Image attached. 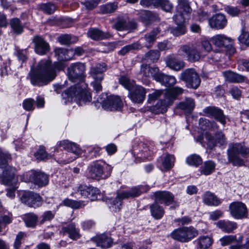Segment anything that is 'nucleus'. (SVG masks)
I'll return each instance as SVG.
<instances>
[{
	"instance_id": "nucleus-20",
	"label": "nucleus",
	"mask_w": 249,
	"mask_h": 249,
	"mask_svg": "<svg viewBox=\"0 0 249 249\" xmlns=\"http://www.w3.org/2000/svg\"><path fill=\"white\" fill-rule=\"evenodd\" d=\"M77 191L82 196L92 201L95 200L100 193V190L97 188L86 185H80L77 188Z\"/></svg>"
},
{
	"instance_id": "nucleus-19",
	"label": "nucleus",
	"mask_w": 249,
	"mask_h": 249,
	"mask_svg": "<svg viewBox=\"0 0 249 249\" xmlns=\"http://www.w3.org/2000/svg\"><path fill=\"white\" fill-rule=\"evenodd\" d=\"M129 91L128 96L132 102L141 103L144 100L146 91L142 87L135 85Z\"/></svg>"
},
{
	"instance_id": "nucleus-51",
	"label": "nucleus",
	"mask_w": 249,
	"mask_h": 249,
	"mask_svg": "<svg viewBox=\"0 0 249 249\" xmlns=\"http://www.w3.org/2000/svg\"><path fill=\"white\" fill-rule=\"evenodd\" d=\"M54 52L55 55L58 56V59L60 61L68 60L70 59L67 56L69 51L66 49L57 48L55 49Z\"/></svg>"
},
{
	"instance_id": "nucleus-44",
	"label": "nucleus",
	"mask_w": 249,
	"mask_h": 249,
	"mask_svg": "<svg viewBox=\"0 0 249 249\" xmlns=\"http://www.w3.org/2000/svg\"><path fill=\"white\" fill-rule=\"evenodd\" d=\"M77 38L70 35L64 34L60 36L58 38V40L62 45H69L76 41Z\"/></svg>"
},
{
	"instance_id": "nucleus-22",
	"label": "nucleus",
	"mask_w": 249,
	"mask_h": 249,
	"mask_svg": "<svg viewBox=\"0 0 249 249\" xmlns=\"http://www.w3.org/2000/svg\"><path fill=\"white\" fill-rule=\"evenodd\" d=\"M91 240L96 244L97 246L103 249L110 248L113 243L112 238L106 233L96 235L91 238Z\"/></svg>"
},
{
	"instance_id": "nucleus-4",
	"label": "nucleus",
	"mask_w": 249,
	"mask_h": 249,
	"mask_svg": "<svg viewBox=\"0 0 249 249\" xmlns=\"http://www.w3.org/2000/svg\"><path fill=\"white\" fill-rule=\"evenodd\" d=\"M149 188L148 186L141 185L133 187L128 191L118 193L115 199L110 200V206H109L110 210L115 212L119 211L122 206L123 199L137 197L142 193L146 192Z\"/></svg>"
},
{
	"instance_id": "nucleus-34",
	"label": "nucleus",
	"mask_w": 249,
	"mask_h": 249,
	"mask_svg": "<svg viewBox=\"0 0 249 249\" xmlns=\"http://www.w3.org/2000/svg\"><path fill=\"white\" fill-rule=\"evenodd\" d=\"M216 225L222 231L227 233L231 232L237 228L236 223L230 221L220 220Z\"/></svg>"
},
{
	"instance_id": "nucleus-6",
	"label": "nucleus",
	"mask_w": 249,
	"mask_h": 249,
	"mask_svg": "<svg viewBox=\"0 0 249 249\" xmlns=\"http://www.w3.org/2000/svg\"><path fill=\"white\" fill-rule=\"evenodd\" d=\"M112 170L111 165L105 162L101 164L95 162L89 166L87 176L89 178L97 180L106 179L110 176Z\"/></svg>"
},
{
	"instance_id": "nucleus-1",
	"label": "nucleus",
	"mask_w": 249,
	"mask_h": 249,
	"mask_svg": "<svg viewBox=\"0 0 249 249\" xmlns=\"http://www.w3.org/2000/svg\"><path fill=\"white\" fill-rule=\"evenodd\" d=\"M64 69L62 63H55L53 65L50 60H42L37 68L30 72V80L34 86H42L53 81L56 76V71Z\"/></svg>"
},
{
	"instance_id": "nucleus-60",
	"label": "nucleus",
	"mask_w": 249,
	"mask_h": 249,
	"mask_svg": "<svg viewBox=\"0 0 249 249\" xmlns=\"http://www.w3.org/2000/svg\"><path fill=\"white\" fill-rule=\"evenodd\" d=\"M163 93L162 90H156L153 93L149 94L148 96V102L152 103L160 97Z\"/></svg>"
},
{
	"instance_id": "nucleus-43",
	"label": "nucleus",
	"mask_w": 249,
	"mask_h": 249,
	"mask_svg": "<svg viewBox=\"0 0 249 249\" xmlns=\"http://www.w3.org/2000/svg\"><path fill=\"white\" fill-rule=\"evenodd\" d=\"M63 203L65 206L74 209L80 208L86 205L84 204V201H76L69 198L64 200Z\"/></svg>"
},
{
	"instance_id": "nucleus-37",
	"label": "nucleus",
	"mask_w": 249,
	"mask_h": 249,
	"mask_svg": "<svg viewBox=\"0 0 249 249\" xmlns=\"http://www.w3.org/2000/svg\"><path fill=\"white\" fill-rule=\"evenodd\" d=\"M150 212L152 216L156 219H160L163 216L164 211L157 202L150 206Z\"/></svg>"
},
{
	"instance_id": "nucleus-31",
	"label": "nucleus",
	"mask_w": 249,
	"mask_h": 249,
	"mask_svg": "<svg viewBox=\"0 0 249 249\" xmlns=\"http://www.w3.org/2000/svg\"><path fill=\"white\" fill-rule=\"evenodd\" d=\"M222 73L226 80L231 83H241L245 80L244 76L231 71H223Z\"/></svg>"
},
{
	"instance_id": "nucleus-64",
	"label": "nucleus",
	"mask_w": 249,
	"mask_h": 249,
	"mask_svg": "<svg viewBox=\"0 0 249 249\" xmlns=\"http://www.w3.org/2000/svg\"><path fill=\"white\" fill-rule=\"evenodd\" d=\"M225 10L227 13L233 17L238 16L240 13V10L237 7L229 6L226 7Z\"/></svg>"
},
{
	"instance_id": "nucleus-9",
	"label": "nucleus",
	"mask_w": 249,
	"mask_h": 249,
	"mask_svg": "<svg viewBox=\"0 0 249 249\" xmlns=\"http://www.w3.org/2000/svg\"><path fill=\"white\" fill-rule=\"evenodd\" d=\"M180 79L186 83L188 88L194 89H197L201 82L198 73L193 68L183 71L180 74Z\"/></svg>"
},
{
	"instance_id": "nucleus-21",
	"label": "nucleus",
	"mask_w": 249,
	"mask_h": 249,
	"mask_svg": "<svg viewBox=\"0 0 249 249\" xmlns=\"http://www.w3.org/2000/svg\"><path fill=\"white\" fill-rule=\"evenodd\" d=\"M203 112L207 116L213 117L215 120L225 125L226 122V116L221 109L214 107H208L204 109Z\"/></svg>"
},
{
	"instance_id": "nucleus-52",
	"label": "nucleus",
	"mask_w": 249,
	"mask_h": 249,
	"mask_svg": "<svg viewBox=\"0 0 249 249\" xmlns=\"http://www.w3.org/2000/svg\"><path fill=\"white\" fill-rule=\"evenodd\" d=\"M35 156L38 160H43L51 158V155L47 153L43 146H40L38 150L35 153Z\"/></svg>"
},
{
	"instance_id": "nucleus-55",
	"label": "nucleus",
	"mask_w": 249,
	"mask_h": 249,
	"mask_svg": "<svg viewBox=\"0 0 249 249\" xmlns=\"http://www.w3.org/2000/svg\"><path fill=\"white\" fill-rule=\"evenodd\" d=\"M177 27L171 29V32L172 34L176 36H179L184 34L186 29L184 24H177Z\"/></svg>"
},
{
	"instance_id": "nucleus-45",
	"label": "nucleus",
	"mask_w": 249,
	"mask_h": 249,
	"mask_svg": "<svg viewBox=\"0 0 249 249\" xmlns=\"http://www.w3.org/2000/svg\"><path fill=\"white\" fill-rule=\"evenodd\" d=\"M10 26L13 31L17 34H20L23 32V26L21 25L20 21L18 18H15L11 20Z\"/></svg>"
},
{
	"instance_id": "nucleus-25",
	"label": "nucleus",
	"mask_w": 249,
	"mask_h": 249,
	"mask_svg": "<svg viewBox=\"0 0 249 249\" xmlns=\"http://www.w3.org/2000/svg\"><path fill=\"white\" fill-rule=\"evenodd\" d=\"M155 201L157 203H164L166 205L172 203L174 196L169 192L159 191L155 193Z\"/></svg>"
},
{
	"instance_id": "nucleus-39",
	"label": "nucleus",
	"mask_w": 249,
	"mask_h": 249,
	"mask_svg": "<svg viewBox=\"0 0 249 249\" xmlns=\"http://www.w3.org/2000/svg\"><path fill=\"white\" fill-rule=\"evenodd\" d=\"M215 163L212 161H205L203 165L200 168L201 174L207 176L211 174L215 170Z\"/></svg>"
},
{
	"instance_id": "nucleus-15",
	"label": "nucleus",
	"mask_w": 249,
	"mask_h": 249,
	"mask_svg": "<svg viewBox=\"0 0 249 249\" xmlns=\"http://www.w3.org/2000/svg\"><path fill=\"white\" fill-rule=\"evenodd\" d=\"M205 139L207 141L208 146L212 149L215 146L221 147L227 144V140L224 134L221 131L217 132L214 136L211 134L206 133Z\"/></svg>"
},
{
	"instance_id": "nucleus-61",
	"label": "nucleus",
	"mask_w": 249,
	"mask_h": 249,
	"mask_svg": "<svg viewBox=\"0 0 249 249\" xmlns=\"http://www.w3.org/2000/svg\"><path fill=\"white\" fill-rule=\"evenodd\" d=\"M239 41L249 46V32L242 30L241 34L238 37Z\"/></svg>"
},
{
	"instance_id": "nucleus-41",
	"label": "nucleus",
	"mask_w": 249,
	"mask_h": 249,
	"mask_svg": "<svg viewBox=\"0 0 249 249\" xmlns=\"http://www.w3.org/2000/svg\"><path fill=\"white\" fill-rule=\"evenodd\" d=\"M23 219L26 226L34 228L36 226L38 217L33 213H28L24 215Z\"/></svg>"
},
{
	"instance_id": "nucleus-59",
	"label": "nucleus",
	"mask_w": 249,
	"mask_h": 249,
	"mask_svg": "<svg viewBox=\"0 0 249 249\" xmlns=\"http://www.w3.org/2000/svg\"><path fill=\"white\" fill-rule=\"evenodd\" d=\"M73 145L74 146H71V148H70L69 150V152H71L73 154H74L75 155V156L73 158H72V159H71V160H67L66 162H65V163H69L70 162H71L73 160H74V159H75L76 158H77L78 156L81 153V150H80V148L78 147V146L77 145V144H76V143H73Z\"/></svg>"
},
{
	"instance_id": "nucleus-11",
	"label": "nucleus",
	"mask_w": 249,
	"mask_h": 249,
	"mask_svg": "<svg viewBox=\"0 0 249 249\" xmlns=\"http://www.w3.org/2000/svg\"><path fill=\"white\" fill-rule=\"evenodd\" d=\"M178 52L179 54H186L188 60L193 62L199 61L206 55V53L200 50L197 45L192 48L188 45L182 46L179 48Z\"/></svg>"
},
{
	"instance_id": "nucleus-47",
	"label": "nucleus",
	"mask_w": 249,
	"mask_h": 249,
	"mask_svg": "<svg viewBox=\"0 0 249 249\" xmlns=\"http://www.w3.org/2000/svg\"><path fill=\"white\" fill-rule=\"evenodd\" d=\"M202 162L201 158L198 155L193 154L188 156L186 159V162L189 165L197 166Z\"/></svg>"
},
{
	"instance_id": "nucleus-26",
	"label": "nucleus",
	"mask_w": 249,
	"mask_h": 249,
	"mask_svg": "<svg viewBox=\"0 0 249 249\" xmlns=\"http://www.w3.org/2000/svg\"><path fill=\"white\" fill-rule=\"evenodd\" d=\"M88 36L91 39L97 40L111 38L112 36L108 32H103L96 28H90L87 32Z\"/></svg>"
},
{
	"instance_id": "nucleus-40",
	"label": "nucleus",
	"mask_w": 249,
	"mask_h": 249,
	"mask_svg": "<svg viewBox=\"0 0 249 249\" xmlns=\"http://www.w3.org/2000/svg\"><path fill=\"white\" fill-rule=\"evenodd\" d=\"M142 48L141 44L139 42H135L123 47L118 52V54L121 55H124L131 51L141 50Z\"/></svg>"
},
{
	"instance_id": "nucleus-38",
	"label": "nucleus",
	"mask_w": 249,
	"mask_h": 249,
	"mask_svg": "<svg viewBox=\"0 0 249 249\" xmlns=\"http://www.w3.org/2000/svg\"><path fill=\"white\" fill-rule=\"evenodd\" d=\"M195 106V102L193 99L186 98L184 101L180 102L178 107L186 112L190 113L194 109Z\"/></svg>"
},
{
	"instance_id": "nucleus-3",
	"label": "nucleus",
	"mask_w": 249,
	"mask_h": 249,
	"mask_svg": "<svg viewBox=\"0 0 249 249\" xmlns=\"http://www.w3.org/2000/svg\"><path fill=\"white\" fill-rule=\"evenodd\" d=\"M228 163L233 166L241 167L245 165V160L241 158L249 157V147L244 143L231 142L227 150Z\"/></svg>"
},
{
	"instance_id": "nucleus-53",
	"label": "nucleus",
	"mask_w": 249,
	"mask_h": 249,
	"mask_svg": "<svg viewBox=\"0 0 249 249\" xmlns=\"http://www.w3.org/2000/svg\"><path fill=\"white\" fill-rule=\"evenodd\" d=\"M39 8L48 14L53 13L56 10L55 5L51 3L41 4L39 5Z\"/></svg>"
},
{
	"instance_id": "nucleus-28",
	"label": "nucleus",
	"mask_w": 249,
	"mask_h": 249,
	"mask_svg": "<svg viewBox=\"0 0 249 249\" xmlns=\"http://www.w3.org/2000/svg\"><path fill=\"white\" fill-rule=\"evenodd\" d=\"M160 32V30L159 28H156L151 32L145 34L144 37L142 39L144 41V46L147 48L151 47L154 43L156 41V36L159 34Z\"/></svg>"
},
{
	"instance_id": "nucleus-57",
	"label": "nucleus",
	"mask_w": 249,
	"mask_h": 249,
	"mask_svg": "<svg viewBox=\"0 0 249 249\" xmlns=\"http://www.w3.org/2000/svg\"><path fill=\"white\" fill-rule=\"evenodd\" d=\"M197 46L200 48V50H202L204 53L209 52L212 50V47L209 41L207 39L201 40L199 44Z\"/></svg>"
},
{
	"instance_id": "nucleus-2",
	"label": "nucleus",
	"mask_w": 249,
	"mask_h": 249,
	"mask_svg": "<svg viewBox=\"0 0 249 249\" xmlns=\"http://www.w3.org/2000/svg\"><path fill=\"white\" fill-rule=\"evenodd\" d=\"M62 96L68 102L74 101L81 106L90 102L92 99L91 93L87 89V85L82 80L65 90Z\"/></svg>"
},
{
	"instance_id": "nucleus-62",
	"label": "nucleus",
	"mask_w": 249,
	"mask_h": 249,
	"mask_svg": "<svg viewBox=\"0 0 249 249\" xmlns=\"http://www.w3.org/2000/svg\"><path fill=\"white\" fill-rule=\"evenodd\" d=\"M26 234L24 232H20L16 236V238L14 244V247L15 249H19L22 240L25 236Z\"/></svg>"
},
{
	"instance_id": "nucleus-42",
	"label": "nucleus",
	"mask_w": 249,
	"mask_h": 249,
	"mask_svg": "<svg viewBox=\"0 0 249 249\" xmlns=\"http://www.w3.org/2000/svg\"><path fill=\"white\" fill-rule=\"evenodd\" d=\"M175 158L174 156L170 154H166L161 159V164L165 170H168L171 169L174 165Z\"/></svg>"
},
{
	"instance_id": "nucleus-63",
	"label": "nucleus",
	"mask_w": 249,
	"mask_h": 249,
	"mask_svg": "<svg viewBox=\"0 0 249 249\" xmlns=\"http://www.w3.org/2000/svg\"><path fill=\"white\" fill-rule=\"evenodd\" d=\"M157 47L160 51H166L172 48L171 42L166 40L158 43Z\"/></svg>"
},
{
	"instance_id": "nucleus-14",
	"label": "nucleus",
	"mask_w": 249,
	"mask_h": 249,
	"mask_svg": "<svg viewBox=\"0 0 249 249\" xmlns=\"http://www.w3.org/2000/svg\"><path fill=\"white\" fill-rule=\"evenodd\" d=\"M85 66L81 63L72 64L67 69L69 79L72 81L76 79H82L84 76Z\"/></svg>"
},
{
	"instance_id": "nucleus-24",
	"label": "nucleus",
	"mask_w": 249,
	"mask_h": 249,
	"mask_svg": "<svg viewBox=\"0 0 249 249\" xmlns=\"http://www.w3.org/2000/svg\"><path fill=\"white\" fill-rule=\"evenodd\" d=\"M227 20L224 15L217 14L209 19L210 26L217 30L222 29L227 25Z\"/></svg>"
},
{
	"instance_id": "nucleus-13",
	"label": "nucleus",
	"mask_w": 249,
	"mask_h": 249,
	"mask_svg": "<svg viewBox=\"0 0 249 249\" xmlns=\"http://www.w3.org/2000/svg\"><path fill=\"white\" fill-rule=\"evenodd\" d=\"M20 200L28 207L37 208L42 204L41 196L31 191H24L20 194Z\"/></svg>"
},
{
	"instance_id": "nucleus-35",
	"label": "nucleus",
	"mask_w": 249,
	"mask_h": 249,
	"mask_svg": "<svg viewBox=\"0 0 249 249\" xmlns=\"http://www.w3.org/2000/svg\"><path fill=\"white\" fill-rule=\"evenodd\" d=\"M203 202L208 206H217L221 201L213 194L210 192H206L203 196Z\"/></svg>"
},
{
	"instance_id": "nucleus-46",
	"label": "nucleus",
	"mask_w": 249,
	"mask_h": 249,
	"mask_svg": "<svg viewBox=\"0 0 249 249\" xmlns=\"http://www.w3.org/2000/svg\"><path fill=\"white\" fill-rule=\"evenodd\" d=\"M118 8V3H108L100 7L101 12L103 14H108L114 12Z\"/></svg>"
},
{
	"instance_id": "nucleus-58",
	"label": "nucleus",
	"mask_w": 249,
	"mask_h": 249,
	"mask_svg": "<svg viewBox=\"0 0 249 249\" xmlns=\"http://www.w3.org/2000/svg\"><path fill=\"white\" fill-rule=\"evenodd\" d=\"M101 0H84L82 4L88 10H92L96 7Z\"/></svg>"
},
{
	"instance_id": "nucleus-7",
	"label": "nucleus",
	"mask_w": 249,
	"mask_h": 249,
	"mask_svg": "<svg viewBox=\"0 0 249 249\" xmlns=\"http://www.w3.org/2000/svg\"><path fill=\"white\" fill-rule=\"evenodd\" d=\"M15 169L12 167H8L7 169L2 172V181L6 186L11 187L7 189L6 196L13 198L15 196V191L18 188V179L15 177Z\"/></svg>"
},
{
	"instance_id": "nucleus-54",
	"label": "nucleus",
	"mask_w": 249,
	"mask_h": 249,
	"mask_svg": "<svg viewBox=\"0 0 249 249\" xmlns=\"http://www.w3.org/2000/svg\"><path fill=\"white\" fill-rule=\"evenodd\" d=\"M222 246H228L237 241V238L235 235H226L219 240Z\"/></svg>"
},
{
	"instance_id": "nucleus-16",
	"label": "nucleus",
	"mask_w": 249,
	"mask_h": 249,
	"mask_svg": "<svg viewBox=\"0 0 249 249\" xmlns=\"http://www.w3.org/2000/svg\"><path fill=\"white\" fill-rule=\"evenodd\" d=\"M102 107L107 110L115 111L120 110L123 106L121 98L118 96L110 95L102 102Z\"/></svg>"
},
{
	"instance_id": "nucleus-33",
	"label": "nucleus",
	"mask_w": 249,
	"mask_h": 249,
	"mask_svg": "<svg viewBox=\"0 0 249 249\" xmlns=\"http://www.w3.org/2000/svg\"><path fill=\"white\" fill-rule=\"evenodd\" d=\"M158 69L156 67H150L147 65H142L141 68L140 75L142 78L153 77L155 80V75L158 73Z\"/></svg>"
},
{
	"instance_id": "nucleus-8",
	"label": "nucleus",
	"mask_w": 249,
	"mask_h": 249,
	"mask_svg": "<svg viewBox=\"0 0 249 249\" xmlns=\"http://www.w3.org/2000/svg\"><path fill=\"white\" fill-rule=\"evenodd\" d=\"M198 234V231L193 227H184L175 230L171 236L175 240L181 242H188Z\"/></svg>"
},
{
	"instance_id": "nucleus-56",
	"label": "nucleus",
	"mask_w": 249,
	"mask_h": 249,
	"mask_svg": "<svg viewBox=\"0 0 249 249\" xmlns=\"http://www.w3.org/2000/svg\"><path fill=\"white\" fill-rule=\"evenodd\" d=\"M178 3L179 8L182 10L184 14L190 13L192 9L188 0H178Z\"/></svg>"
},
{
	"instance_id": "nucleus-12",
	"label": "nucleus",
	"mask_w": 249,
	"mask_h": 249,
	"mask_svg": "<svg viewBox=\"0 0 249 249\" xmlns=\"http://www.w3.org/2000/svg\"><path fill=\"white\" fill-rule=\"evenodd\" d=\"M112 27L118 31H127L129 33L136 29L137 24L129 20L126 17L119 16L114 19Z\"/></svg>"
},
{
	"instance_id": "nucleus-18",
	"label": "nucleus",
	"mask_w": 249,
	"mask_h": 249,
	"mask_svg": "<svg viewBox=\"0 0 249 249\" xmlns=\"http://www.w3.org/2000/svg\"><path fill=\"white\" fill-rule=\"evenodd\" d=\"M211 42L215 46L221 48L231 49V51L233 53L234 49L232 48V41L231 38L223 34L216 35L210 39Z\"/></svg>"
},
{
	"instance_id": "nucleus-17",
	"label": "nucleus",
	"mask_w": 249,
	"mask_h": 249,
	"mask_svg": "<svg viewBox=\"0 0 249 249\" xmlns=\"http://www.w3.org/2000/svg\"><path fill=\"white\" fill-rule=\"evenodd\" d=\"M231 215L235 219H243L248 216L247 208L245 204L241 202H234L230 205Z\"/></svg>"
},
{
	"instance_id": "nucleus-29",
	"label": "nucleus",
	"mask_w": 249,
	"mask_h": 249,
	"mask_svg": "<svg viewBox=\"0 0 249 249\" xmlns=\"http://www.w3.org/2000/svg\"><path fill=\"white\" fill-rule=\"evenodd\" d=\"M62 231L64 233H68L69 237L72 240H76L80 237L79 230L76 228L75 224L74 223L63 227Z\"/></svg>"
},
{
	"instance_id": "nucleus-32",
	"label": "nucleus",
	"mask_w": 249,
	"mask_h": 249,
	"mask_svg": "<svg viewBox=\"0 0 249 249\" xmlns=\"http://www.w3.org/2000/svg\"><path fill=\"white\" fill-rule=\"evenodd\" d=\"M106 70L104 64H98L91 68L90 75L94 80L102 81L103 79V72Z\"/></svg>"
},
{
	"instance_id": "nucleus-48",
	"label": "nucleus",
	"mask_w": 249,
	"mask_h": 249,
	"mask_svg": "<svg viewBox=\"0 0 249 249\" xmlns=\"http://www.w3.org/2000/svg\"><path fill=\"white\" fill-rule=\"evenodd\" d=\"M160 56V53L157 50H150L144 55V59L150 60L151 62L154 63L157 61Z\"/></svg>"
},
{
	"instance_id": "nucleus-23",
	"label": "nucleus",
	"mask_w": 249,
	"mask_h": 249,
	"mask_svg": "<svg viewBox=\"0 0 249 249\" xmlns=\"http://www.w3.org/2000/svg\"><path fill=\"white\" fill-rule=\"evenodd\" d=\"M36 53L40 55H44L49 51L50 47L43 38L39 36H35L33 39Z\"/></svg>"
},
{
	"instance_id": "nucleus-10",
	"label": "nucleus",
	"mask_w": 249,
	"mask_h": 249,
	"mask_svg": "<svg viewBox=\"0 0 249 249\" xmlns=\"http://www.w3.org/2000/svg\"><path fill=\"white\" fill-rule=\"evenodd\" d=\"M21 180L24 182H33L39 187L45 186L49 182L47 175L36 171H31L24 173L21 177Z\"/></svg>"
},
{
	"instance_id": "nucleus-49",
	"label": "nucleus",
	"mask_w": 249,
	"mask_h": 249,
	"mask_svg": "<svg viewBox=\"0 0 249 249\" xmlns=\"http://www.w3.org/2000/svg\"><path fill=\"white\" fill-rule=\"evenodd\" d=\"M10 158V155L3 153L2 150L0 148V168L4 169L3 172L7 169L8 167H11L7 165L8 160Z\"/></svg>"
},
{
	"instance_id": "nucleus-27",
	"label": "nucleus",
	"mask_w": 249,
	"mask_h": 249,
	"mask_svg": "<svg viewBox=\"0 0 249 249\" xmlns=\"http://www.w3.org/2000/svg\"><path fill=\"white\" fill-rule=\"evenodd\" d=\"M155 80L166 87L173 86L176 83V79L175 77L167 75L162 73H158L157 75H155Z\"/></svg>"
},
{
	"instance_id": "nucleus-5",
	"label": "nucleus",
	"mask_w": 249,
	"mask_h": 249,
	"mask_svg": "<svg viewBox=\"0 0 249 249\" xmlns=\"http://www.w3.org/2000/svg\"><path fill=\"white\" fill-rule=\"evenodd\" d=\"M183 89L178 87H176L166 91L164 93V99L159 101L154 106L152 111L156 114L163 113L167 108L171 106L177 97L182 93Z\"/></svg>"
},
{
	"instance_id": "nucleus-50",
	"label": "nucleus",
	"mask_w": 249,
	"mask_h": 249,
	"mask_svg": "<svg viewBox=\"0 0 249 249\" xmlns=\"http://www.w3.org/2000/svg\"><path fill=\"white\" fill-rule=\"evenodd\" d=\"M119 81L120 84L128 90L131 89L135 86L134 85V82L130 81L126 76H121L119 78Z\"/></svg>"
},
{
	"instance_id": "nucleus-36",
	"label": "nucleus",
	"mask_w": 249,
	"mask_h": 249,
	"mask_svg": "<svg viewBox=\"0 0 249 249\" xmlns=\"http://www.w3.org/2000/svg\"><path fill=\"white\" fill-rule=\"evenodd\" d=\"M213 239L208 236L200 237L195 241V243L201 249H207L212 245Z\"/></svg>"
},
{
	"instance_id": "nucleus-30",
	"label": "nucleus",
	"mask_w": 249,
	"mask_h": 249,
	"mask_svg": "<svg viewBox=\"0 0 249 249\" xmlns=\"http://www.w3.org/2000/svg\"><path fill=\"white\" fill-rule=\"evenodd\" d=\"M166 64L171 69L176 71H179L185 67V63L183 61L177 59L172 56L167 57Z\"/></svg>"
}]
</instances>
